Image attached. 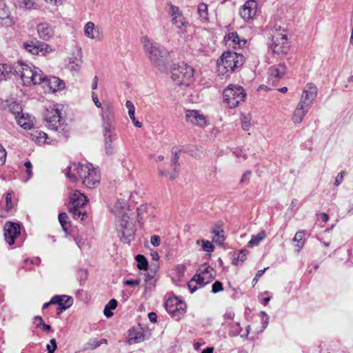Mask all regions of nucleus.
<instances>
[{
    "label": "nucleus",
    "instance_id": "nucleus-1",
    "mask_svg": "<svg viewBox=\"0 0 353 353\" xmlns=\"http://www.w3.org/2000/svg\"><path fill=\"white\" fill-rule=\"evenodd\" d=\"M16 70L21 72L22 84L26 86L42 85L50 92H56L65 89V83L57 77H47L42 70L34 65H17Z\"/></svg>",
    "mask_w": 353,
    "mask_h": 353
},
{
    "label": "nucleus",
    "instance_id": "nucleus-2",
    "mask_svg": "<svg viewBox=\"0 0 353 353\" xmlns=\"http://www.w3.org/2000/svg\"><path fill=\"white\" fill-rule=\"evenodd\" d=\"M65 175L73 182H76L79 176L82 183L89 188L98 185L101 179L99 172L92 164L73 163L67 168Z\"/></svg>",
    "mask_w": 353,
    "mask_h": 353
},
{
    "label": "nucleus",
    "instance_id": "nucleus-3",
    "mask_svg": "<svg viewBox=\"0 0 353 353\" xmlns=\"http://www.w3.org/2000/svg\"><path fill=\"white\" fill-rule=\"evenodd\" d=\"M125 202L118 201L113 208V212L118 218L117 231L121 241L125 243H129L134 239V231L132 223L129 221V216L124 212Z\"/></svg>",
    "mask_w": 353,
    "mask_h": 353
},
{
    "label": "nucleus",
    "instance_id": "nucleus-4",
    "mask_svg": "<svg viewBox=\"0 0 353 353\" xmlns=\"http://www.w3.org/2000/svg\"><path fill=\"white\" fill-rule=\"evenodd\" d=\"M141 43L150 63L159 70H164L168 54L165 49L147 36L141 38Z\"/></svg>",
    "mask_w": 353,
    "mask_h": 353
},
{
    "label": "nucleus",
    "instance_id": "nucleus-5",
    "mask_svg": "<svg viewBox=\"0 0 353 353\" xmlns=\"http://www.w3.org/2000/svg\"><path fill=\"white\" fill-rule=\"evenodd\" d=\"M44 120L46 127L52 131L57 132L58 139H66L68 132L66 130V123L61 117V111L57 105L50 106L44 113Z\"/></svg>",
    "mask_w": 353,
    "mask_h": 353
},
{
    "label": "nucleus",
    "instance_id": "nucleus-6",
    "mask_svg": "<svg viewBox=\"0 0 353 353\" xmlns=\"http://www.w3.org/2000/svg\"><path fill=\"white\" fill-rule=\"evenodd\" d=\"M243 61L244 58L241 54L232 51L223 52L217 61L219 74L225 75L233 72L243 64Z\"/></svg>",
    "mask_w": 353,
    "mask_h": 353
},
{
    "label": "nucleus",
    "instance_id": "nucleus-7",
    "mask_svg": "<svg viewBox=\"0 0 353 353\" xmlns=\"http://www.w3.org/2000/svg\"><path fill=\"white\" fill-rule=\"evenodd\" d=\"M269 48L274 54L282 55L288 53L290 44L288 40V35L285 29L276 28L272 34V42Z\"/></svg>",
    "mask_w": 353,
    "mask_h": 353
},
{
    "label": "nucleus",
    "instance_id": "nucleus-8",
    "mask_svg": "<svg viewBox=\"0 0 353 353\" xmlns=\"http://www.w3.org/2000/svg\"><path fill=\"white\" fill-rule=\"evenodd\" d=\"M171 73V78L176 85L189 86L194 81V70L185 63L174 65Z\"/></svg>",
    "mask_w": 353,
    "mask_h": 353
},
{
    "label": "nucleus",
    "instance_id": "nucleus-9",
    "mask_svg": "<svg viewBox=\"0 0 353 353\" xmlns=\"http://www.w3.org/2000/svg\"><path fill=\"white\" fill-rule=\"evenodd\" d=\"M224 101L230 108H236L243 101L246 94L242 86L238 85H229L223 93Z\"/></svg>",
    "mask_w": 353,
    "mask_h": 353
},
{
    "label": "nucleus",
    "instance_id": "nucleus-10",
    "mask_svg": "<svg viewBox=\"0 0 353 353\" xmlns=\"http://www.w3.org/2000/svg\"><path fill=\"white\" fill-rule=\"evenodd\" d=\"M168 14L171 23L179 32H185L190 26V23L184 17L182 11L176 6L170 4L168 8Z\"/></svg>",
    "mask_w": 353,
    "mask_h": 353
},
{
    "label": "nucleus",
    "instance_id": "nucleus-11",
    "mask_svg": "<svg viewBox=\"0 0 353 353\" xmlns=\"http://www.w3.org/2000/svg\"><path fill=\"white\" fill-rule=\"evenodd\" d=\"M165 307L168 313L179 320L185 312L186 304L177 298H170L165 303Z\"/></svg>",
    "mask_w": 353,
    "mask_h": 353
},
{
    "label": "nucleus",
    "instance_id": "nucleus-12",
    "mask_svg": "<svg viewBox=\"0 0 353 353\" xmlns=\"http://www.w3.org/2000/svg\"><path fill=\"white\" fill-rule=\"evenodd\" d=\"M101 116L103 131L116 130L114 114L110 104H105L102 107Z\"/></svg>",
    "mask_w": 353,
    "mask_h": 353
},
{
    "label": "nucleus",
    "instance_id": "nucleus-13",
    "mask_svg": "<svg viewBox=\"0 0 353 353\" xmlns=\"http://www.w3.org/2000/svg\"><path fill=\"white\" fill-rule=\"evenodd\" d=\"M185 117L186 122L199 128H205L208 124L205 116L201 110H186Z\"/></svg>",
    "mask_w": 353,
    "mask_h": 353
},
{
    "label": "nucleus",
    "instance_id": "nucleus-14",
    "mask_svg": "<svg viewBox=\"0 0 353 353\" xmlns=\"http://www.w3.org/2000/svg\"><path fill=\"white\" fill-rule=\"evenodd\" d=\"M317 96V88L312 83H307L304 87L299 102L305 107L310 108Z\"/></svg>",
    "mask_w": 353,
    "mask_h": 353
},
{
    "label": "nucleus",
    "instance_id": "nucleus-15",
    "mask_svg": "<svg viewBox=\"0 0 353 353\" xmlns=\"http://www.w3.org/2000/svg\"><path fill=\"white\" fill-rule=\"evenodd\" d=\"M287 73V67L283 63L274 65L269 68L268 72V83L272 85H276Z\"/></svg>",
    "mask_w": 353,
    "mask_h": 353
},
{
    "label": "nucleus",
    "instance_id": "nucleus-16",
    "mask_svg": "<svg viewBox=\"0 0 353 353\" xmlns=\"http://www.w3.org/2000/svg\"><path fill=\"white\" fill-rule=\"evenodd\" d=\"M24 48L33 54L46 55L48 52H52V48L48 44L43 42H27L23 44Z\"/></svg>",
    "mask_w": 353,
    "mask_h": 353
},
{
    "label": "nucleus",
    "instance_id": "nucleus-17",
    "mask_svg": "<svg viewBox=\"0 0 353 353\" xmlns=\"http://www.w3.org/2000/svg\"><path fill=\"white\" fill-rule=\"evenodd\" d=\"M104 149L107 155H113L116 152L114 141L117 139L116 130L103 131Z\"/></svg>",
    "mask_w": 353,
    "mask_h": 353
},
{
    "label": "nucleus",
    "instance_id": "nucleus-18",
    "mask_svg": "<svg viewBox=\"0 0 353 353\" xmlns=\"http://www.w3.org/2000/svg\"><path fill=\"white\" fill-rule=\"evenodd\" d=\"M20 234V226L18 223L8 221L4 225L5 239L9 245L14 243L15 238Z\"/></svg>",
    "mask_w": 353,
    "mask_h": 353
},
{
    "label": "nucleus",
    "instance_id": "nucleus-19",
    "mask_svg": "<svg viewBox=\"0 0 353 353\" xmlns=\"http://www.w3.org/2000/svg\"><path fill=\"white\" fill-rule=\"evenodd\" d=\"M83 31L85 37L90 39L99 41L103 38L101 29L92 21H88L85 24Z\"/></svg>",
    "mask_w": 353,
    "mask_h": 353
},
{
    "label": "nucleus",
    "instance_id": "nucleus-20",
    "mask_svg": "<svg viewBox=\"0 0 353 353\" xmlns=\"http://www.w3.org/2000/svg\"><path fill=\"white\" fill-rule=\"evenodd\" d=\"M17 65H28L21 62H17L12 66L7 64H0V81L6 80L12 75L18 76L21 79V72L17 71L15 69Z\"/></svg>",
    "mask_w": 353,
    "mask_h": 353
},
{
    "label": "nucleus",
    "instance_id": "nucleus-21",
    "mask_svg": "<svg viewBox=\"0 0 353 353\" xmlns=\"http://www.w3.org/2000/svg\"><path fill=\"white\" fill-rule=\"evenodd\" d=\"M154 209L152 206L144 204L137 208L138 221L140 225L143 223V221L148 220L150 222L152 221L154 216Z\"/></svg>",
    "mask_w": 353,
    "mask_h": 353
},
{
    "label": "nucleus",
    "instance_id": "nucleus-22",
    "mask_svg": "<svg viewBox=\"0 0 353 353\" xmlns=\"http://www.w3.org/2000/svg\"><path fill=\"white\" fill-rule=\"evenodd\" d=\"M209 273L210 272L208 270V268H205L203 270L201 271L199 274H196L194 276L193 280L190 281L188 284V288L191 293H193L197 290L196 286H192L193 281H196V283L199 284L201 286H204L210 281L212 277L209 274Z\"/></svg>",
    "mask_w": 353,
    "mask_h": 353
},
{
    "label": "nucleus",
    "instance_id": "nucleus-23",
    "mask_svg": "<svg viewBox=\"0 0 353 353\" xmlns=\"http://www.w3.org/2000/svg\"><path fill=\"white\" fill-rule=\"evenodd\" d=\"M257 12V3L255 0H248L243 6L240 14L245 21H248L254 17Z\"/></svg>",
    "mask_w": 353,
    "mask_h": 353
},
{
    "label": "nucleus",
    "instance_id": "nucleus-24",
    "mask_svg": "<svg viewBox=\"0 0 353 353\" xmlns=\"http://www.w3.org/2000/svg\"><path fill=\"white\" fill-rule=\"evenodd\" d=\"M37 30L39 38L43 40H49L54 35V30L52 26L47 23L38 24Z\"/></svg>",
    "mask_w": 353,
    "mask_h": 353
},
{
    "label": "nucleus",
    "instance_id": "nucleus-25",
    "mask_svg": "<svg viewBox=\"0 0 353 353\" xmlns=\"http://www.w3.org/2000/svg\"><path fill=\"white\" fill-rule=\"evenodd\" d=\"M226 44L234 49L241 48L245 45V40H241L239 35L236 32H231L225 37Z\"/></svg>",
    "mask_w": 353,
    "mask_h": 353
},
{
    "label": "nucleus",
    "instance_id": "nucleus-26",
    "mask_svg": "<svg viewBox=\"0 0 353 353\" xmlns=\"http://www.w3.org/2000/svg\"><path fill=\"white\" fill-rule=\"evenodd\" d=\"M88 202V199L86 196L81 194L78 190H74L73 193H70V206H77L83 208L86 203Z\"/></svg>",
    "mask_w": 353,
    "mask_h": 353
},
{
    "label": "nucleus",
    "instance_id": "nucleus-27",
    "mask_svg": "<svg viewBox=\"0 0 353 353\" xmlns=\"http://www.w3.org/2000/svg\"><path fill=\"white\" fill-rule=\"evenodd\" d=\"M51 303L58 304L61 310L69 308L73 303V299L71 296L67 295L54 296L51 299Z\"/></svg>",
    "mask_w": 353,
    "mask_h": 353
},
{
    "label": "nucleus",
    "instance_id": "nucleus-28",
    "mask_svg": "<svg viewBox=\"0 0 353 353\" xmlns=\"http://www.w3.org/2000/svg\"><path fill=\"white\" fill-rule=\"evenodd\" d=\"M17 123L25 130H30L34 125V118H32L28 114L21 112L19 115H16Z\"/></svg>",
    "mask_w": 353,
    "mask_h": 353
},
{
    "label": "nucleus",
    "instance_id": "nucleus-29",
    "mask_svg": "<svg viewBox=\"0 0 353 353\" xmlns=\"http://www.w3.org/2000/svg\"><path fill=\"white\" fill-rule=\"evenodd\" d=\"M309 108L305 107L303 105H301V104L298 103L296 108H295L292 117V120L295 124H299L301 123L306 114L307 113L309 110Z\"/></svg>",
    "mask_w": 353,
    "mask_h": 353
},
{
    "label": "nucleus",
    "instance_id": "nucleus-30",
    "mask_svg": "<svg viewBox=\"0 0 353 353\" xmlns=\"http://www.w3.org/2000/svg\"><path fill=\"white\" fill-rule=\"evenodd\" d=\"M1 105L5 110H8L13 115H14L15 118L16 115H19L22 112L21 106L15 101L6 100L2 101Z\"/></svg>",
    "mask_w": 353,
    "mask_h": 353
},
{
    "label": "nucleus",
    "instance_id": "nucleus-31",
    "mask_svg": "<svg viewBox=\"0 0 353 353\" xmlns=\"http://www.w3.org/2000/svg\"><path fill=\"white\" fill-rule=\"evenodd\" d=\"M178 160H179V157L177 156V154L175 153L174 157L171 159V167L173 170L171 172L168 173L166 171L159 170V174L163 176H168L170 179H171V180L174 179L177 175L176 170L179 166Z\"/></svg>",
    "mask_w": 353,
    "mask_h": 353
},
{
    "label": "nucleus",
    "instance_id": "nucleus-32",
    "mask_svg": "<svg viewBox=\"0 0 353 353\" xmlns=\"http://www.w3.org/2000/svg\"><path fill=\"white\" fill-rule=\"evenodd\" d=\"M70 212L72 214L73 218L77 220L83 221L87 217L86 212L81 207L69 206Z\"/></svg>",
    "mask_w": 353,
    "mask_h": 353
},
{
    "label": "nucleus",
    "instance_id": "nucleus-33",
    "mask_svg": "<svg viewBox=\"0 0 353 353\" xmlns=\"http://www.w3.org/2000/svg\"><path fill=\"white\" fill-rule=\"evenodd\" d=\"M145 336L141 332L135 330H130L128 342L130 344H134L143 341Z\"/></svg>",
    "mask_w": 353,
    "mask_h": 353
},
{
    "label": "nucleus",
    "instance_id": "nucleus-34",
    "mask_svg": "<svg viewBox=\"0 0 353 353\" xmlns=\"http://www.w3.org/2000/svg\"><path fill=\"white\" fill-rule=\"evenodd\" d=\"M305 230H302L298 231L293 239L294 242H296L295 246L297 248V251L299 252L305 244Z\"/></svg>",
    "mask_w": 353,
    "mask_h": 353
},
{
    "label": "nucleus",
    "instance_id": "nucleus-35",
    "mask_svg": "<svg viewBox=\"0 0 353 353\" xmlns=\"http://www.w3.org/2000/svg\"><path fill=\"white\" fill-rule=\"evenodd\" d=\"M212 232L214 234L213 241L219 245H222L225 240L223 230L220 227H216L212 229Z\"/></svg>",
    "mask_w": 353,
    "mask_h": 353
},
{
    "label": "nucleus",
    "instance_id": "nucleus-36",
    "mask_svg": "<svg viewBox=\"0 0 353 353\" xmlns=\"http://www.w3.org/2000/svg\"><path fill=\"white\" fill-rule=\"evenodd\" d=\"M265 235L266 234L264 230L261 231L256 235H253L250 241L248 242V245L250 247L259 245L260 242L265 239Z\"/></svg>",
    "mask_w": 353,
    "mask_h": 353
},
{
    "label": "nucleus",
    "instance_id": "nucleus-37",
    "mask_svg": "<svg viewBox=\"0 0 353 353\" xmlns=\"http://www.w3.org/2000/svg\"><path fill=\"white\" fill-rule=\"evenodd\" d=\"M16 6L23 9H31L34 7V0H14Z\"/></svg>",
    "mask_w": 353,
    "mask_h": 353
},
{
    "label": "nucleus",
    "instance_id": "nucleus-38",
    "mask_svg": "<svg viewBox=\"0 0 353 353\" xmlns=\"http://www.w3.org/2000/svg\"><path fill=\"white\" fill-rule=\"evenodd\" d=\"M117 301L115 299H111L104 307V315L108 318L112 316L113 313L110 310H114L117 307Z\"/></svg>",
    "mask_w": 353,
    "mask_h": 353
},
{
    "label": "nucleus",
    "instance_id": "nucleus-39",
    "mask_svg": "<svg viewBox=\"0 0 353 353\" xmlns=\"http://www.w3.org/2000/svg\"><path fill=\"white\" fill-rule=\"evenodd\" d=\"M33 323L37 328H42L45 332L51 331L50 325L45 323L42 318L39 316H37L34 318Z\"/></svg>",
    "mask_w": 353,
    "mask_h": 353
},
{
    "label": "nucleus",
    "instance_id": "nucleus-40",
    "mask_svg": "<svg viewBox=\"0 0 353 353\" xmlns=\"http://www.w3.org/2000/svg\"><path fill=\"white\" fill-rule=\"evenodd\" d=\"M197 12L199 17L203 21H207L208 19V10L207 4L204 3H200L198 5Z\"/></svg>",
    "mask_w": 353,
    "mask_h": 353
},
{
    "label": "nucleus",
    "instance_id": "nucleus-41",
    "mask_svg": "<svg viewBox=\"0 0 353 353\" xmlns=\"http://www.w3.org/2000/svg\"><path fill=\"white\" fill-rule=\"evenodd\" d=\"M248 251L246 250H242L236 254V256H234L233 263L235 265H239L244 262L247 259V254Z\"/></svg>",
    "mask_w": 353,
    "mask_h": 353
},
{
    "label": "nucleus",
    "instance_id": "nucleus-42",
    "mask_svg": "<svg viewBox=\"0 0 353 353\" xmlns=\"http://www.w3.org/2000/svg\"><path fill=\"white\" fill-rule=\"evenodd\" d=\"M136 261L137 262V268L139 270H146L148 267V263L145 257L143 255L138 254L136 256Z\"/></svg>",
    "mask_w": 353,
    "mask_h": 353
},
{
    "label": "nucleus",
    "instance_id": "nucleus-43",
    "mask_svg": "<svg viewBox=\"0 0 353 353\" xmlns=\"http://www.w3.org/2000/svg\"><path fill=\"white\" fill-rule=\"evenodd\" d=\"M198 245H201L203 250L208 252H212L214 250V245L209 241L201 240L197 241Z\"/></svg>",
    "mask_w": 353,
    "mask_h": 353
},
{
    "label": "nucleus",
    "instance_id": "nucleus-44",
    "mask_svg": "<svg viewBox=\"0 0 353 353\" xmlns=\"http://www.w3.org/2000/svg\"><path fill=\"white\" fill-rule=\"evenodd\" d=\"M68 215L65 212H61L59 214V221L65 232H66L68 228L70 227V223L68 221Z\"/></svg>",
    "mask_w": 353,
    "mask_h": 353
},
{
    "label": "nucleus",
    "instance_id": "nucleus-45",
    "mask_svg": "<svg viewBox=\"0 0 353 353\" xmlns=\"http://www.w3.org/2000/svg\"><path fill=\"white\" fill-rule=\"evenodd\" d=\"M241 128L245 131H248L251 127L250 115H242L241 117Z\"/></svg>",
    "mask_w": 353,
    "mask_h": 353
},
{
    "label": "nucleus",
    "instance_id": "nucleus-46",
    "mask_svg": "<svg viewBox=\"0 0 353 353\" xmlns=\"http://www.w3.org/2000/svg\"><path fill=\"white\" fill-rule=\"evenodd\" d=\"M125 106L128 110V115H129L130 119H133L134 116L135 115V108H134V104L132 103V102L131 101L128 100L125 102Z\"/></svg>",
    "mask_w": 353,
    "mask_h": 353
},
{
    "label": "nucleus",
    "instance_id": "nucleus-47",
    "mask_svg": "<svg viewBox=\"0 0 353 353\" xmlns=\"http://www.w3.org/2000/svg\"><path fill=\"white\" fill-rule=\"evenodd\" d=\"M9 17V10L4 4H0V19H4Z\"/></svg>",
    "mask_w": 353,
    "mask_h": 353
},
{
    "label": "nucleus",
    "instance_id": "nucleus-48",
    "mask_svg": "<svg viewBox=\"0 0 353 353\" xmlns=\"http://www.w3.org/2000/svg\"><path fill=\"white\" fill-rule=\"evenodd\" d=\"M75 241H76V243L78 245V247L81 250L84 249L87 245V243L85 242L86 239L85 238H83V236L82 235H79L75 239Z\"/></svg>",
    "mask_w": 353,
    "mask_h": 353
},
{
    "label": "nucleus",
    "instance_id": "nucleus-49",
    "mask_svg": "<svg viewBox=\"0 0 353 353\" xmlns=\"http://www.w3.org/2000/svg\"><path fill=\"white\" fill-rule=\"evenodd\" d=\"M241 332V328L240 327L239 323H236L234 325L232 329L230 330L229 334L231 336H236Z\"/></svg>",
    "mask_w": 353,
    "mask_h": 353
},
{
    "label": "nucleus",
    "instance_id": "nucleus-50",
    "mask_svg": "<svg viewBox=\"0 0 353 353\" xmlns=\"http://www.w3.org/2000/svg\"><path fill=\"white\" fill-rule=\"evenodd\" d=\"M46 347L48 353H54L57 347L56 340L54 339H50V344H48Z\"/></svg>",
    "mask_w": 353,
    "mask_h": 353
},
{
    "label": "nucleus",
    "instance_id": "nucleus-51",
    "mask_svg": "<svg viewBox=\"0 0 353 353\" xmlns=\"http://www.w3.org/2000/svg\"><path fill=\"white\" fill-rule=\"evenodd\" d=\"M223 290V285L220 281H216L212 284V292L213 293H217L222 291Z\"/></svg>",
    "mask_w": 353,
    "mask_h": 353
},
{
    "label": "nucleus",
    "instance_id": "nucleus-52",
    "mask_svg": "<svg viewBox=\"0 0 353 353\" xmlns=\"http://www.w3.org/2000/svg\"><path fill=\"white\" fill-rule=\"evenodd\" d=\"M36 139L38 140L39 142H47L48 139V135L46 133L43 132H37V135H34Z\"/></svg>",
    "mask_w": 353,
    "mask_h": 353
},
{
    "label": "nucleus",
    "instance_id": "nucleus-53",
    "mask_svg": "<svg viewBox=\"0 0 353 353\" xmlns=\"http://www.w3.org/2000/svg\"><path fill=\"white\" fill-rule=\"evenodd\" d=\"M186 270V268L184 265H178L175 268V272L179 277H181L184 275Z\"/></svg>",
    "mask_w": 353,
    "mask_h": 353
},
{
    "label": "nucleus",
    "instance_id": "nucleus-54",
    "mask_svg": "<svg viewBox=\"0 0 353 353\" xmlns=\"http://www.w3.org/2000/svg\"><path fill=\"white\" fill-rule=\"evenodd\" d=\"M12 208V194L10 193H7L6 195V210H10Z\"/></svg>",
    "mask_w": 353,
    "mask_h": 353
},
{
    "label": "nucleus",
    "instance_id": "nucleus-55",
    "mask_svg": "<svg viewBox=\"0 0 353 353\" xmlns=\"http://www.w3.org/2000/svg\"><path fill=\"white\" fill-rule=\"evenodd\" d=\"M101 345V343H98V341L97 339H92L90 340L87 343V348L94 350Z\"/></svg>",
    "mask_w": 353,
    "mask_h": 353
},
{
    "label": "nucleus",
    "instance_id": "nucleus-56",
    "mask_svg": "<svg viewBox=\"0 0 353 353\" xmlns=\"http://www.w3.org/2000/svg\"><path fill=\"white\" fill-rule=\"evenodd\" d=\"M6 152L2 145H0V165L6 162Z\"/></svg>",
    "mask_w": 353,
    "mask_h": 353
},
{
    "label": "nucleus",
    "instance_id": "nucleus-57",
    "mask_svg": "<svg viewBox=\"0 0 353 353\" xmlns=\"http://www.w3.org/2000/svg\"><path fill=\"white\" fill-rule=\"evenodd\" d=\"M145 281V284H146L145 288H150L151 287V285H152L154 284V279L153 276L150 275V274L146 275Z\"/></svg>",
    "mask_w": 353,
    "mask_h": 353
},
{
    "label": "nucleus",
    "instance_id": "nucleus-58",
    "mask_svg": "<svg viewBox=\"0 0 353 353\" xmlns=\"http://www.w3.org/2000/svg\"><path fill=\"white\" fill-rule=\"evenodd\" d=\"M150 243L154 247H158L160 245L161 239L157 235H153L150 238Z\"/></svg>",
    "mask_w": 353,
    "mask_h": 353
},
{
    "label": "nucleus",
    "instance_id": "nucleus-59",
    "mask_svg": "<svg viewBox=\"0 0 353 353\" xmlns=\"http://www.w3.org/2000/svg\"><path fill=\"white\" fill-rule=\"evenodd\" d=\"M46 3L52 6H58L62 5L65 0H43Z\"/></svg>",
    "mask_w": 353,
    "mask_h": 353
},
{
    "label": "nucleus",
    "instance_id": "nucleus-60",
    "mask_svg": "<svg viewBox=\"0 0 353 353\" xmlns=\"http://www.w3.org/2000/svg\"><path fill=\"white\" fill-rule=\"evenodd\" d=\"M140 281L139 279H128L124 281V284L130 286H137L139 285Z\"/></svg>",
    "mask_w": 353,
    "mask_h": 353
},
{
    "label": "nucleus",
    "instance_id": "nucleus-61",
    "mask_svg": "<svg viewBox=\"0 0 353 353\" xmlns=\"http://www.w3.org/2000/svg\"><path fill=\"white\" fill-rule=\"evenodd\" d=\"M250 176H251V172L250 171L245 172L244 174H243L241 179L240 183H245L248 182Z\"/></svg>",
    "mask_w": 353,
    "mask_h": 353
},
{
    "label": "nucleus",
    "instance_id": "nucleus-62",
    "mask_svg": "<svg viewBox=\"0 0 353 353\" xmlns=\"http://www.w3.org/2000/svg\"><path fill=\"white\" fill-rule=\"evenodd\" d=\"M344 175L343 172H340L338 174V175L336 176L334 185L336 186H339L342 181H343Z\"/></svg>",
    "mask_w": 353,
    "mask_h": 353
},
{
    "label": "nucleus",
    "instance_id": "nucleus-63",
    "mask_svg": "<svg viewBox=\"0 0 353 353\" xmlns=\"http://www.w3.org/2000/svg\"><path fill=\"white\" fill-rule=\"evenodd\" d=\"M24 165L25 167L26 168V172H27V174H28V178L30 179L31 176H32V163H30V161H26L25 163H24Z\"/></svg>",
    "mask_w": 353,
    "mask_h": 353
},
{
    "label": "nucleus",
    "instance_id": "nucleus-64",
    "mask_svg": "<svg viewBox=\"0 0 353 353\" xmlns=\"http://www.w3.org/2000/svg\"><path fill=\"white\" fill-rule=\"evenodd\" d=\"M234 154H235V156L240 159V158H243V159L245 160L247 159V154H245L242 150H236L234 152Z\"/></svg>",
    "mask_w": 353,
    "mask_h": 353
}]
</instances>
